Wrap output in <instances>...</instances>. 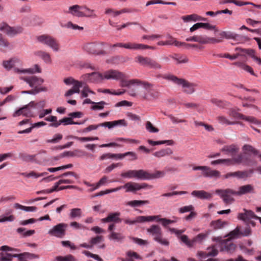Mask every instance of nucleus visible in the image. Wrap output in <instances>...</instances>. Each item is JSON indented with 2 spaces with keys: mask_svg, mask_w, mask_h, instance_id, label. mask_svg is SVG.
Instances as JSON below:
<instances>
[{
  "mask_svg": "<svg viewBox=\"0 0 261 261\" xmlns=\"http://www.w3.org/2000/svg\"><path fill=\"white\" fill-rule=\"evenodd\" d=\"M123 72L117 70L111 69L103 73L105 79L119 81L123 76Z\"/></svg>",
  "mask_w": 261,
  "mask_h": 261,
  "instance_id": "20",
  "label": "nucleus"
},
{
  "mask_svg": "<svg viewBox=\"0 0 261 261\" xmlns=\"http://www.w3.org/2000/svg\"><path fill=\"white\" fill-rule=\"evenodd\" d=\"M148 143L152 146L158 145L167 143L169 145H172L174 144V141L172 140L154 141L150 139L147 140Z\"/></svg>",
  "mask_w": 261,
  "mask_h": 261,
  "instance_id": "47",
  "label": "nucleus"
},
{
  "mask_svg": "<svg viewBox=\"0 0 261 261\" xmlns=\"http://www.w3.org/2000/svg\"><path fill=\"white\" fill-rule=\"evenodd\" d=\"M240 235H241L240 229L239 226H237L233 230L230 232L228 234V239L231 240L232 239L238 238Z\"/></svg>",
  "mask_w": 261,
  "mask_h": 261,
  "instance_id": "54",
  "label": "nucleus"
},
{
  "mask_svg": "<svg viewBox=\"0 0 261 261\" xmlns=\"http://www.w3.org/2000/svg\"><path fill=\"white\" fill-rule=\"evenodd\" d=\"M146 171L140 170H129L126 172H122L121 176L124 178H136L140 179L145 180Z\"/></svg>",
  "mask_w": 261,
  "mask_h": 261,
  "instance_id": "16",
  "label": "nucleus"
},
{
  "mask_svg": "<svg viewBox=\"0 0 261 261\" xmlns=\"http://www.w3.org/2000/svg\"><path fill=\"white\" fill-rule=\"evenodd\" d=\"M88 155V153L81 149H75L73 151H67L61 154V157H78L81 158Z\"/></svg>",
  "mask_w": 261,
  "mask_h": 261,
  "instance_id": "26",
  "label": "nucleus"
},
{
  "mask_svg": "<svg viewBox=\"0 0 261 261\" xmlns=\"http://www.w3.org/2000/svg\"><path fill=\"white\" fill-rule=\"evenodd\" d=\"M20 79L25 82L33 88L31 90L24 91L23 93L30 94H36L42 91H47V88L41 87L44 82L43 79L35 75H25L20 77Z\"/></svg>",
  "mask_w": 261,
  "mask_h": 261,
  "instance_id": "2",
  "label": "nucleus"
},
{
  "mask_svg": "<svg viewBox=\"0 0 261 261\" xmlns=\"http://www.w3.org/2000/svg\"><path fill=\"white\" fill-rule=\"evenodd\" d=\"M249 176V173L247 171H238L234 172H229L225 175L224 177L228 178L230 177H234L238 178H244Z\"/></svg>",
  "mask_w": 261,
  "mask_h": 261,
  "instance_id": "34",
  "label": "nucleus"
},
{
  "mask_svg": "<svg viewBox=\"0 0 261 261\" xmlns=\"http://www.w3.org/2000/svg\"><path fill=\"white\" fill-rule=\"evenodd\" d=\"M216 119L219 123L222 125H233L235 124H242V123L240 122L231 121L230 119L223 115H219L217 116Z\"/></svg>",
  "mask_w": 261,
  "mask_h": 261,
  "instance_id": "37",
  "label": "nucleus"
},
{
  "mask_svg": "<svg viewBox=\"0 0 261 261\" xmlns=\"http://www.w3.org/2000/svg\"><path fill=\"white\" fill-rule=\"evenodd\" d=\"M228 115L230 117L235 119H243L251 123L258 125L261 126V121L256 119L252 116H246L241 113H238L234 109H230L228 113Z\"/></svg>",
  "mask_w": 261,
  "mask_h": 261,
  "instance_id": "14",
  "label": "nucleus"
},
{
  "mask_svg": "<svg viewBox=\"0 0 261 261\" xmlns=\"http://www.w3.org/2000/svg\"><path fill=\"white\" fill-rule=\"evenodd\" d=\"M221 39H233L236 41H241L244 37L230 31H222L219 33Z\"/></svg>",
  "mask_w": 261,
  "mask_h": 261,
  "instance_id": "22",
  "label": "nucleus"
},
{
  "mask_svg": "<svg viewBox=\"0 0 261 261\" xmlns=\"http://www.w3.org/2000/svg\"><path fill=\"white\" fill-rule=\"evenodd\" d=\"M243 150L245 153H252L253 154H258V151L257 150L255 149L253 146L250 145H245L243 147Z\"/></svg>",
  "mask_w": 261,
  "mask_h": 261,
  "instance_id": "50",
  "label": "nucleus"
},
{
  "mask_svg": "<svg viewBox=\"0 0 261 261\" xmlns=\"http://www.w3.org/2000/svg\"><path fill=\"white\" fill-rule=\"evenodd\" d=\"M254 188L251 185H246L239 188V190L236 191V195L240 196L247 193H254Z\"/></svg>",
  "mask_w": 261,
  "mask_h": 261,
  "instance_id": "31",
  "label": "nucleus"
},
{
  "mask_svg": "<svg viewBox=\"0 0 261 261\" xmlns=\"http://www.w3.org/2000/svg\"><path fill=\"white\" fill-rule=\"evenodd\" d=\"M83 123L82 122H74L72 120V118L70 117H65L63 118L62 119L60 120L59 121L56 122V123H52L50 124L49 126L54 127H58L59 125L61 124H63L64 125H66L68 124H82Z\"/></svg>",
  "mask_w": 261,
  "mask_h": 261,
  "instance_id": "29",
  "label": "nucleus"
},
{
  "mask_svg": "<svg viewBox=\"0 0 261 261\" xmlns=\"http://www.w3.org/2000/svg\"><path fill=\"white\" fill-rule=\"evenodd\" d=\"M181 18L185 22H188L190 21H206L207 20V18L202 17L196 14L183 16Z\"/></svg>",
  "mask_w": 261,
  "mask_h": 261,
  "instance_id": "35",
  "label": "nucleus"
},
{
  "mask_svg": "<svg viewBox=\"0 0 261 261\" xmlns=\"http://www.w3.org/2000/svg\"><path fill=\"white\" fill-rule=\"evenodd\" d=\"M20 63V61L18 58H14L9 60L4 61L3 63V65L6 69L10 70Z\"/></svg>",
  "mask_w": 261,
  "mask_h": 261,
  "instance_id": "36",
  "label": "nucleus"
},
{
  "mask_svg": "<svg viewBox=\"0 0 261 261\" xmlns=\"http://www.w3.org/2000/svg\"><path fill=\"white\" fill-rule=\"evenodd\" d=\"M206 236L207 234L203 233H199L192 239L193 245L196 242H201L204 239H205Z\"/></svg>",
  "mask_w": 261,
  "mask_h": 261,
  "instance_id": "62",
  "label": "nucleus"
},
{
  "mask_svg": "<svg viewBox=\"0 0 261 261\" xmlns=\"http://www.w3.org/2000/svg\"><path fill=\"white\" fill-rule=\"evenodd\" d=\"M109 238L110 240L120 242L124 239V237L121 233L112 231L109 236Z\"/></svg>",
  "mask_w": 261,
  "mask_h": 261,
  "instance_id": "46",
  "label": "nucleus"
},
{
  "mask_svg": "<svg viewBox=\"0 0 261 261\" xmlns=\"http://www.w3.org/2000/svg\"><path fill=\"white\" fill-rule=\"evenodd\" d=\"M236 49H240L245 55L250 56L258 65H261V59L255 55V50L252 49H243L237 48Z\"/></svg>",
  "mask_w": 261,
  "mask_h": 261,
  "instance_id": "32",
  "label": "nucleus"
},
{
  "mask_svg": "<svg viewBox=\"0 0 261 261\" xmlns=\"http://www.w3.org/2000/svg\"><path fill=\"white\" fill-rule=\"evenodd\" d=\"M35 102L31 101L29 104L19 108L16 111L13 116L14 117L22 115L27 117H33L34 116L33 109H35Z\"/></svg>",
  "mask_w": 261,
  "mask_h": 261,
  "instance_id": "12",
  "label": "nucleus"
},
{
  "mask_svg": "<svg viewBox=\"0 0 261 261\" xmlns=\"http://www.w3.org/2000/svg\"><path fill=\"white\" fill-rule=\"evenodd\" d=\"M60 184H58V181L57 182L55 186L51 188V189H46V190H42V191H38L37 192V194H40V193H46V194H48V193H51L53 192H55V191H59V186L60 185Z\"/></svg>",
  "mask_w": 261,
  "mask_h": 261,
  "instance_id": "57",
  "label": "nucleus"
},
{
  "mask_svg": "<svg viewBox=\"0 0 261 261\" xmlns=\"http://www.w3.org/2000/svg\"><path fill=\"white\" fill-rule=\"evenodd\" d=\"M243 213H240L238 214V218L239 220L248 221L250 219H254L258 220L261 224V217L256 216L253 211L251 210H247L245 208L243 209Z\"/></svg>",
  "mask_w": 261,
  "mask_h": 261,
  "instance_id": "19",
  "label": "nucleus"
},
{
  "mask_svg": "<svg viewBox=\"0 0 261 261\" xmlns=\"http://www.w3.org/2000/svg\"><path fill=\"white\" fill-rule=\"evenodd\" d=\"M149 203V200H134L128 201L126 203V205L130 206L132 207L140 206L143 204H147Z\"/></svg>",
  "mask_w": 261,
  "mask_h": 261,
  "instance_id": "45",
  "label": "nucleus"
},
{
  "mask_svg": "<svg viewBox=\"0 0 261 261\" xmlns=\"http://www.w3.org/2000/svg\"><path fill=\"white\" fill-rule=\"evenodd\" d=\"M173 153L172 150L170 148L162 149L159 151H155L153 155L157 158H163L167 155H170Z\"/></svg>",
  "mask_w": 261,
  "mask_h": 261,
  "instance_id": "38",
  "label": "nucleus"
},
{
  "mask_svg": "<svg viewBox=\"0 0 261 261\" xmlns=\"http://www.w3.org/2000/svg\"><path fill=\"white\" fill-rule=\"evenodd\" d=\"M138 86H141L142 89H130L129 94L133 97L139 96L142 98L147 100H155L160 98V93L156 89L153 88V85L146 81L140 80Z\"/></svg>",
  "mask_w": 261,
  "mask_h": 261,
  "instance_id": "1",
  "label": "nucleus"
},
{
  "mask_svg": "<svg viewBox=\"0 0 261 261\" xmlns=\"http://www.w3.org/2000/svg\"><path fill=\"white\" fill-rule=\"evenodd\" d=\"M82 215V211L80 208H74L70 210V217L71 218H75V217H81Z\"/></svg>",
  "mask_w": 261,
  "mask_h": 261,
  "instance_id": "55",
  "label": "nucleus"
},
{
  "mask_svg": "<svg viewBox=\"0 0 261 261\" xmlns=\"http://www.w3.org/2000/svg\"><path fill=\"white\" fill-rule=\"evenodd\" d=\"M191 195L200 199L211 200L213 197L212 193H208L204 190H194L192 192Z\"/></svg>",
  "mask_w": 261,
  "mask_h": 261,
  "instance_id": "24",
  "label": "nucleus"
},
{
  "mask_svg": "<svg viewBox=\"0 0 261 261\" xmlns=\"http://www.w3.org/2000/svg\"><path fill=\"white\" fill-rule=\"evenodd\" d=\"M232 161L230 159H218L211 162V165H215L217 164H224L228 165H230Z\"/></svg>",
  "mask_w": 261,
  "mask_h": 261,
  "instance_id": "58",
  "label": "nucleus"
},
{
  "mask_svg": "<svg viewBox=\"0 0 261 261\" xmlns=\"http://www.w3.org/2000/svg\"><path fill=\"white\" fill-rule=\"evenodd\" d=\"M201 28L208 30H214L215 32H218L219 30L216 25L211 24L209 23L201 22Z\"/></svg>",
  "mask_w": 261,
  "mask_h": 261,
  "instance_id": "60",
  "label": "nucleus"
},
{
  "mask_svg": "<svg viewBox=\"0 0 261 261\" xmlns=\"http://www.w3.org/2000/svg\"><path fill=\"white\" fill-rule=\"evenodd\" d=\"M37 40L40 43L49 46L55 51L59 50L60 45L58 41L50 35L44 34L38 36Z\"/></svg>",
  "mask_w": 261,
  "mask_h": 261,
  "instance_id": "7",
  "label": "nucleus"
},
{
  "mask_svg": "<svg viewBox=\"0 0 261 261\" xmlns=\"http://www.w3.org/2000/svg\"><path fill=\"white\" fill-rule=\"evenodd\" d=\"M120 190L122 188L126 189V192H136L141 189H150L152 188V186L149 185L146 183H137L134 182H128L124 185L118 187Z\"/></svg>",
  "mask_w": 261,
  "mask_h": 261,
  "instance_id": "9",
  "label": "nucleus"
},
{
  "mask_svg": "<svg viewBox=\"0 0 261 261\" xmlns=\"http://www.w3.org/2000/svg\"><path fill=\"white\" fill-rule=\"evenodd\" d=\"M215 192L222 198L224 202L226 203H230L232 202L234 199L231 197V195H236V191L230 189L225 190L218 189L216 190Z\"/></svg>",
  "mask_w": 261,
  "mask_h": 261,
  "instance_id": "18",
  "label": "nucleus"
},
{
  "mask_svg": "<svg viewBox=\"0 0 261 261\" xmlns=\"http://www.w3.org/2000/svg\"><path fill=\"white\" fill-rule=\"evenodd\" d=\"M14 206L16 208H20L27 212H34L37 210V207L35 206H25L22 205L18 203H15Z\"/></svg>",
  "mask_w": 261,
  "mask_h": 261,
  "instance_id": "51",
  "label": "nucleus"
},
{
  "mask_svg": "<svg viewBox=\"0 0 261 261\" xmlns=\"http://www.w3.org/2000/svg\"><path fill=\"white\" fill-rule=\"evenodd\" d=\"M193 170H201L202 175L206 177L218 178L220 177V172L216 170H213L210 167L205 166H194Z\"/></svg>",
  "mask_w": 261,
  "mask_h": 261,
  "instance_id": "13",
  "label": "nucleus"
},
{
  "mask_svg": "<svg viewBox=\"0 0 261 261\" xmlns=\"http://www.w3.org/2000/svg\"><path fill=\"white\" fill-rule=\"evenodd\" d=\"M228 223L226 221H223L221 219L216 221H213L210 223V226L214 229L217 230L223 228Z\"/></svg>",
  "mask_w": 261,
  "mask_h": 261,
  "instance_id": "41",
  "label": "nucleus"
},
{
  "mask_svg": "<svg viewBox=\"0 0 261 261\" xmlns=\"http://www.w3.org/2000/svg\"><path fill=\"white\" fill-rule=\"evenodd\" d=\"M94 105L91 107L93 110H102L104 108V105H106V102L104 101H101L98 102H95Z\"/></svg>",
  "mask_w": 261,
  "mask_h": 261,
  "instance_id": "63",
  "label": "nucleus"
},
{
  "mask_svg": "<svg viewBox=\"0 0 261 261\" xmlns=\"http://www.w3.org/2000/svg\"><path fill=\"white\" fill-rule=\"evenodd\" d=\"M13 254L11 253H6V256H4L3 252L0 253V261H12Z\"/></svg>",
  "mask_w": 261,
  "mask_h": 261,
  "instance_id": "64",
  "label": "nucleus"
},
{
  "mask_svg": "<svg viewBox=\"0 0 261 261\" xmlns=\"http://www.w3.org/2000/svg\"><path fill=\"white\" fill-rule=\"evenodd\" d=\"M14 257H17L18 261H28L33 258H39V255L38 254L31 253L29 252H24L20 254H14Z\"/></svg>",
  "mask_w": 261,
  "mask_h": 261,
  "instance_id": "27",
  "label": "nucleus"
},
{
  "mask_svg": "<svg viewBox=\"0 0 261 261\" xmlns=\"http://www.w3.org/2000/svg\"><path fill=\"white\" fill-rule=\"evenodd\" d=\"M47 173L46 172H43L41 173H38L35 171H32L30 173L24 172L22 173L21 175L25 177H33L35 178H37L39 177L43 176L46 175Z\"/></svg>",
  "mask_w": 261,
  "mask_h": 261,
  "instance_id": "49",
  "label": "nucleus"
},
{
  "mask_svg": "<svg viewBox=\"0 0 261 261\" xmlns=\"http://www.w3.org/2000/svg\"><path fill=\"white\" fill-rule=\"evenodd\" d=\"M35 55L40 57L45 63L50 64L51 63V59L49 53L39 50L35 53Z\"/></svg>",
  "mask_w": 261,
  "mask_h": 261,
  "instance_id": "42",
  "label": "nucleus"
},
{
  "mask_svg": "<svg viewBox=\"0 0 261 261\" xmlns=\"http://www.w3.org/2000/svg\"><path fill=\"white\" fill-rule=\"evenodd\" d=\"M41 71V69H40L39 66L37 64H35L33 67L30 68H28L27 69L22 70L17 69L18 72H20V73H27H27H30L32 74H33V73H35L36 72L40 73Z\"/></svg>",
  "mask_w": 261,
  "mask_h": 261,
  "instance_id": "44",
  "label": "nucleus"
},
{
  "mask_svg": "<svg viewBox=\"0 0 261 261\" xmlns=\"http://www.w3.org/2000/svg\"><path fill=\"white\" fill-rule=\"evenodd\" d=\"M171 58L177 62V64L186 63L189 61L188 57L185 55L175 54Z\"/></svg>",
  "mask_w": 261,
  "mask_h": 261,
  "instance_id": "43",
  "label": "nucleus"
},
{
  "mask_svg": "<svg viewBox=\"0 0 261 261\" xmlns=\"http://www.w3.org/2000/svg\"><path fill=\"white\" fill-rule=\"evenodd\" d=\"M84 80H87L92 83H98L103 79H105L103 73L101 74L98 72H92L91 73H87L82 75Z\"/></svg>",
  "mask_w": 261,
  "mask_h": 261,
  "instance_id": "21",
  "label": "nucleus"
},
{
  "mask_svg": "<svg viewBox=\"0 0 261 261\" xmlns=\"http://www.w3.org/2000/svg\"><path fill=\"white\" fill-rule=\"evenodd\" d=\"M0 30L9 36H13L22 33L23 29L20 26L11 27L6 23H2L0 24Z\"/></svg>",
  "mask_w": 261,
  "mask_h": 261,
  "instance_id": "17",
  "label": "nucleus"
},
{
  "mask_svg": "<svg viewBox=\"0 0 261 261\" xmlns=\"http://www.w3.org/2000/svg\"><path fill=\"white\" fill-rule=\"evenodd\" d=\"M211 102L219 107L224 108L229 106V103L227 101H222L216 98L211 100Z\"/></svg>",
  "mask_w": 261,
  "mask_h": 261,
  "instance_id": "52",
  "label": "nucleus"
},
{
  "mask_svg": "<svg viewBox=\"0 0 261 261\" xmlns=\"http://www.w3.org/2000/svg\"><path fill=\"white\" fill-rule=\"evenodd\" d=\"M68 13L78 17H97V15L94 13V10L85 5H73L69 8Z\"/></svg>",
  "mask_w": 261,
  "mask_h": 261,
  "instance_id": "3",
  "label": "nucleus"
},
{
  "mask_svg": "<svg viewBox=\"0 0 261 261\" xmlns=\"http://www.w3.org/2000/svg\"><path fill=\"white\" fill-rule=\"evenodd\" d=\"M67 226V224L63 223H59L49 229L48 233L51 236L62 238L66 234V230Z\"/></svg>",
  "mask_w": 261,
  "mask_h": 261,
  "instance_id": "15",
  "label": "nucleus"
},
{
  "mask_svg": "<svg viewBox=\"0 0 261 261\" xmlns=\"http://www.w3.org/2000/svg\"><path fill=\"white\" fill-rule=\"evenodd\" d=\"M147 231L153 237V240L155 242L163 246H169V241L163 238L162 229L159 225H152L147 229Z\"/></svg>",
  "mask_w": 261,
  "mask_h": 261,
  "instance_id": "5",
  "label": "nucleus"
},
{
  "mask_svg": "<svg viewBox=\"0 0 261 261\" xmlns=\"http://www.w3.org/2000/svg\"><path fill=\"white\" fill-rule=\"evenodd\" d=\"M57 261H74V258L72 255H68L65 256H58L56 257Z\"/></svg>",
  "mask_w": 261,
  "mask_h": 261,
  "instance_id": "61",
  "label": "nucleus"
},
{
  "mask_svg": "<svg viewBox=\"0 0 261 261\" xmlns=\"http://www.w3.org/2000/svg\"><path fill=\"white\" fill-rule=\"evenodd\" d=\"M155 221L160 222L164 228H167L168 225L176 222L175 220H170L166 218H162L160 215L144 216H138V221L140 223Z\"/></svg>",
  "mask_w": 261,
  "mask_h": 261,
  "instance_id": "6",
  "label": "nucleus"
},
{
  "mask_svg": "<svg viewBox=\"0 0 261 261\" xmlns=\"http://www.w3.org/2000/svg\"><path fill=\"white\" fill-rule=\"evenodd\" d=\"M221 151L226 154L229 155L233 157L237 155L239 151V147L236 144H231L230 145H225Z\"/></svg>",
  "mask_w": 261,
  "mask_h": 261,
  "instance_id": "23",
  "label": "nucleus"
},
{
  "mask_svg": "<svg viewBox=\"0 0 261 261\" xmlns=\"http://www.w3.org/2000/svg\"><path fill=\"white\" fill-rule=\"evenodd\" d=\"M217 247H219L218 244L208 247L207 250H209L210 251L208 252V255L210 256H216L218 254V250L217 249Z\"/></svg>",
  "mask_w": 261,
  "mask_h": 261,
  "instance_id": "56",
  "label": "nucleus"
},
{
  "mask_svg": "<svg viewBox=\"0 0 261 261\" xmlns=\"http://www.w3.org/2000/svg\"><path fill=\"white\" fill-rule=\"evenodd\" d=\"M233 64L240 68L249 72L251 75L256 76V75L254 72L253 69L250 66L245 64V63L241 62H236L233 63Z\"/></svg>",
  "mask_w": 261,
  "mask_h": 261,
  "instance_id": "40",
  "label": "nucleus"
},
{
  "mask_svg": "<svg viewBox=\"0 0 261 261\" xmlns=\"http://www.w3.org/2000/svg\"><path fill=\"white\" fill-rule=\"evenodd\" d=\"M46 153L47 152L45 150L42 149L40 150L37 154H34V161L39 164H46L49 161L48 159H47Z\"/></svg>",
  "mask_w": 261,
  "mask_h": 261,
  "instance_id": "25",
  "label": "nucleus"
},
{
  "mask_svg": "<svg viewBox=\"0 0 261 261\" xmlns=\"http://www.w3.org/2000/svg\"><path fill=\"white\" fill-rule=\"evenodd\" d=\"M63 138L62 135L60 134H55L51 139H48L46 141L48 143H58Z\"/></svg>",
  "mask_w": 261,
  "mask_h": 261,
  "instance_id": "59",
  "label": "nucleus"
},
{
  "mask_svg": "<svg viewBox=\"0 0 261 261\" xmlns=\"http://www.w3.org/2000/svg\"><path fill=\"white\" fill-rule=\"evenodd\" d=\"M120 212L112 213L108 215V216L101 220L103 223H108L114 222L115 223H120L122 221V219L120 218Z\"/></svg>",
  "mask_w": 261,
  "mask_h": 261,
  "instance_id": "28",
  "label": "nucleus"
},
{
  "mask_svg": "<svg viewBox=\"0 0 261 261\" xmlns=\"http://www.w3.org/2000/svg\"><path fill=\"white\" fill-rule=\"evenodd\" d=\"M165 175V172L163 171H155L153 173H149L146 171L145 175V179H150L153 178H159L163 177Z\"/></svg>",
  "mask_w": 261,
  "mask_h": 261,
  "instance_id": "39",
  "label": "nucleus"
},
{
  "mask_svg": "<svg viewBox=\"0 0 261 261\" xmlns=\"http://www.w3.org/2000/svg\"><path fill=\"white\" fill-rule=\"evenodd\" d=\"M236 49H240L245 55L250 56L258 65H261V59L255 55V50L252 49H243L237 48Z\"/></svg>",
  "mask_w": 261,
  "mask_h": 261,
  "instance_id": "33",
  "label": "nucleus"
},
{
  "mask_svg": "<svg viewBox=\"0 0 261 261\" xmlns=\"http://www.w3.org/2000/svg\"><path fill=\"white\" fill-rule=\"evenodd\" d=\"M135 61L141 65L150 68L160 69L162 68L159 63L149 57L138 56L135 58Z\"/></svg>",
  "mask_w": 261,
  "mask_h": 261,
  "instance_id": "10",
  "label": "nucleus"
},
{
  "mask_svg": "<svg viewBox=\"0 0 261 261\" xmlns=\"http://www.w3.org/2000/svg\"><path fill=\"white\" fill-rule=\"evenodd\" d=\"M127 76L124 73L123 76L122 77V79H120L119 81L120 82V86L122 87H129L131 85H138L140 80L139 79H132L130 80H127Z\"/></svg>",
  "mask_w": 261,
  "mask_h": 261,
  "instance_id": "30",
  "label": "nucleus"
},
{
  "mask_svg": "<svg viewBox=\"0 0 261 261\" xmlns=\"http://www.w3.org/2000/svg\"><path fill=\"white\" fill-rule=\"evenodd\" d=\"M19 158L24 162H33L34 160V155L27 154L26 153L20 152L18 154Z\"/></svg>",
  "mask_w": 261,
  "mask_h": 261,
  "instance_id": "48",
  "label": "nucleus"
},
{
  "mask_svg": "<svg viewBox=\"0 0 261 261\" xmlns=\"http://www.w3.org/2000/svg\"><path fill=\"white\" fill-rule=\"evenodd\" d=\"M167 80L171 81L175 84L182 86L183 88V92L191 94L195 91V88L197 85L195 83H190L184 79L178 78L175 75H168L164 77Z\"/></svg>",
  "mask_w": 261,
  "mask_h": 261,
  "instance_id": "4",
  "label": "nucleus"
},
{
  "mask_svg": "<svg viewBox=\"0 0 261 261\" xmlns=\"http://www.w3.org/2000/svg\"><path fill=\"white\" fill-rule=\"evenodd\" d=\"M107 43L105 42H94L88 43L85 45V50L91 54L105 55L106 51L103 50L102 47Z\"/></svg>",
  "mask_w": 261,
  "mask_h": 261,
  "instance_id": "8",
  "label": "nucleus"
},
{
  "mask_svg": "<svg viewBox=\"0 0 261 261\" xmlns=\"http://www.w3.org/2000/svg\"><path fill=\"white\" fill-rule=\"evenodd\" d=\"M214 240L219 243L218 247L221 251L232 253L236 249V245L229 239L221 240L219 238H217L214 239Z\"/></svg>",
  "mask_w": 261,
  "mask_h": 261,
  "instance_id": "11",
  "label": "nucleus"
},
{
  "mask_svg": "<svg viewBox=\"0 0 261 261\" xmlns=\"http://www.w3.org/2000/svg\"><path fill=\"white\" fill-rule=\"evenodd\" d=\"M117 46L119 47H123L126 49L136 50V43L131 42H127L126 43H117Z\"/></svg>",
  "mask_w": 261,
  "mask_h": 261,
  "instance_id": "53",
  "label": "nucleus"
}]
</instances>
